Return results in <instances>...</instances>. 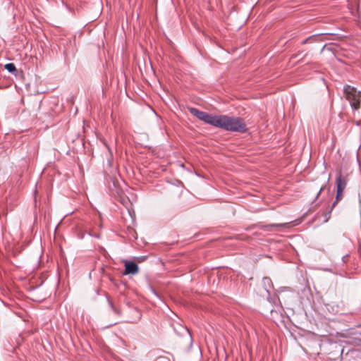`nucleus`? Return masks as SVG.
<instances>
[{
    "mask_svg": "<svg viewBox=\"0 0 361 361\" xmlns=\"http://www.w3.org/2000/svg\"><path fill=\"white\" fill-rule=\"evenodd\" d=\"M189 111L200 121L225 130L240 133L247 130L245 122L239 117L213 115L193 107L189 108Z\"/></svg>",
    "mask_w": 361,
    "mask_h": 361,
    "instance_id": "1",
    "label": "nucleus"
},
{
    "mask_svg": "<svg viewBox=\"0 0 361 361\" xmlns=\"http://www.w3.org/2000/svg\"><path fill=\"white\" fill-rule=\"evenodd\" d=\"M343 93L351 107L354 110H358L360 108L361 91L357 90L355 87L345 85L343 87Z\"/></svg>",
    "mask_w": 361,
    "mask_h": 361,
    "instance_id": "2",
    "label": "nucleus"
},
{
    "mask_svg": "<svg viewBox=\"0 0 361 361\" xmlns=\"http://www.w3.org/2000/svg\"><path fill=\"white\" fill-rule=\"evenodd\" d=\"M138 272V266L136 263L128 261L125 263V274H135Z\"/></svg>",
    "mask_w": 361,
    "mask_h": 361,
    "instance_id": "3",
    "label": "nucleus"
},
{
    "mask_svg": "<svg viewBox=\"0 0 361 361\" xmlns=\"http://www.w3.org/2000/svg\"><path fill=\"white\" fill-rule=\"evenodd\" d=\"M336 189L339 190L344 191L346 185H347V178L345 176H343L341 171L338 173L336 180Z\"/></svg>",
    "mask_w": 361,
    "mask_h": 361,
    "instance_id": "4",
    "label": "nucleus"
},
{
    "mask_svg": "<svg viewBox=\"0 0 361 361\" xmlns=\"http://www.w3.org/2000/svg\"><path fill=\"white\" fill-rule=\"evenodd\" d=\"M262 283L264 286L265 290L269 293V289L273 288V283L270 278L264 277L262 279Z\"/></svg>",
    "mask_w": 361,
    "mask_h": 361,
    "instance_id": "5",
    "label": "nucleus"
},
{
    "mask_svg": "<svg viewBox=\"0 0 361 361\" xmlns=\"http://www.w3.org/2000/svg\"><path fill=\"white\" fill-rule=\"evenodd\" d=\"M343 192L344 191H342V190H337L336 189V200L334 201V202L332 204V207H334L336 206V204H337V202L338 201H340L343 197Z\"/></svg>",
    "mask_w": 361,
    "mask_h": 361,
    "instance_id": "6",
    "label": "nucleus"
},
{
    "mask_svg": "<svg viewBox=\"0 0 361 361\" xmlns=\"http://www.w3.org/2000/svg\"><path fill=\"white\" fill-rule=\"evenodd\" d=\"M319 37V35H312L307 38H306L305 39H304L302 42V44H305L307 43H312V42H316V40L317 39V37Z\"/></svg>",
    "mask_w": 361,
    "mask_h": 361,
    "instance_id": "7",
    "label": "nucleus"
},
{
    "mask_svg": "<svg viewBox=\"0 0 361 361\" xmlns=\"http://www.w3.org/2000/svg\"><path fill=\"white\" fill-rule=\"evenodd\" d=\"M333 208L334 207H331L330 210H329L328 212H323V214H322V216H323V218H324V219L322 221L323 223H326V222H327L329 220V219L331 217V211H332Z\"/></svg>",
    "mask_w": 361,
    "mask_h": 361,
    "instance_id": "8",
    "label": "nucleus"
},
{
    "mask_svg": "<svg viewBox=\"0 0 361 361\" xmlns=\"http://www.w3.org/2000/svg\"><path fill=\"white\" fill-rule=\"evenodd\" d=\"M5 69H6L9 73H13L16 71V66L13 63H6L4 66Z\"/></svg>",
    "mask_w": 361,
    "mask_h": 361,
    "instance_id": "9",
    "label": "nucleus"
},
{
    "mask_svg": "<svg viewBox=\"0 0 361 361\" xmlns=\"http://www.w3.org/2000/svg\"><path fill=\"white\" fill-rule=\"evenodd\" d=\"M108 302H109V304L110 305V307H111V309L116 313V314H119L118 311L116 309V307L114 306L112 302L108 298Z\"/></svg>",
    "mask_w": 361,
    "mask_h": 361,
    "instance_id": "10",
    "label": "nucleus"
},
{
    "mask_svg": "<svg viewBox=\"0 0 361 361\" xmlns=\"http://www.w3.org/2000/svg\"><path fill=\"white\" fill-rule=\"evenodd\" d=\"M324 186H322V187L320 188L319 191L318 192V193H317V196H316V198H318V197L319 196V195L321 194V192H322V191L324 190Z\"/></svg>",
    "mask_w": 361,
    "mask_h": 361,
    "instance_id": "11",
    "label": "nucleus"
}]
</instances>
